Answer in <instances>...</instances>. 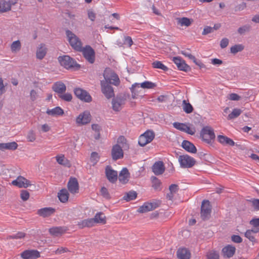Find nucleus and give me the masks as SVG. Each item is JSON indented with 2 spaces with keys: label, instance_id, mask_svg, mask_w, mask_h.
<instances>
[{
  "label": "nucleus",
  "instance_id": "f257e3e1",
  "mask_svg": "<svg viewBox=\"0 0 259 259\" xmlns=\"http://www.w3.org/2000/svg\"><path fill=\"white\" fill-rule=\"evenodd\" d=\"M58 60L60 65L66 69L78 70L80 68V65L68 55L59 56Z\"/></svg>",
  "mask_w": 259,
  "mask_h": 259
},
{
  "label": "nucleus",
  "instance_id": "f03ea898",
  "mask_svg": "<svg viewBox=\"0 0 259 259\" xmlns=\"http://www.w3.org/2000/svg\"><path fill=\"white\" fill-rule=\"evenodd\" d=\"M200 136L203 142L208 144H211L215 138L213 130L209 126H205L201 129Z\"/></svg>",
  "mask_w": 259,
  "mask_h": 259
},
{
  "label": "nucleus",
  "instance_id": "7ed1b4c3",
  "mask_svg": "<svg viewBox=\"0 0 259 259\" xmlns=\"http://www.w3.org/2000/svg\"><path fill=\"white\" fill-rule=\"evenodd\" d=\"M103 76L104 80L102 81H105L109 84H112L116 86L119 84L120 80L118 75L110 68L105 69Z\"/></svg>",
  "mask_w": 259,
  "mask_h": 259
},
{
  "label": "nucleus",
  "instance_id": "20e7f679",
  "mask_svg": "<svg viewBox=\"0 0 259 259\" xmlns=\"http://www.w3.org/2000/svg\"><path fill=\"white\" fill-rule=\"evenodd\" d=\"M141 87L143 89H153L155 87L154 83L149 81H145L141 83H135L133 84L131 88V91L132 93V96L134 98L136 97L138 93L137 89H139Z\"/></svg>",
  "mask_w": 259,
  "mask_h": 259
},
{
  "label": "nucleus",
  "instance_id": "39448f33",
  "mask_svg": "<svg viewBox=\"0 0 259 259\" xmlns=\"http://www.w3.org/2000/svg\"><path fill=\"white\" fill-rule=\"evenodd\" d=\"M68 40L73 49H81V42L79 38L69 30L66 31Z\"/></svg>",
  "mask_w": 259,
  "mask_h": 259
},
{
  "label": "nucleus",
  "instance_id": "423d86ee",
  "mask_svg": "<svg viewBox=\"0 0 259 259\" xmlns=\"http://www.w3.org/2000/svg\"><path fill=\"white\" fill-rule=\"evenodd\" d=\"M155 137V133L152 131L148 130L141 135L138 141V143L141 146H145L150 143Z\"/></svg>",
  "mask_w": 259,
  "mask_h": 259
},
{
  "label": "nucleus",
  "instance_id": "0eeeda50",
  "mask_svg": "<svg viewBox=\"0 0 259 259\" xmlns=\"http://www.w3.org/2000/svg\"><path fill=\"white\" fill-rule=\"evenodd\" d=\"M180 166L182 168L192 167L195 163V160L188 155H180L178 158Z\"/></svg>",
  "mask_w": 259,
  "mask_h": 259
},
{
  "label": "nucleus",
  "instance_id": "6e6552de",
  "mask_svg": "<svg viewBox=\"0 0 259 259\" xmlns=\"http://www.w3.org/2000/svg\"><path fill=\"white\" fill-rule=\"evenodd\" d=\"M211 211V207L208 200L202 201L201 207V217L203 220L208 219Z\"/></svg>",
  "mask_w": 259,
  "mask_h": 259
},
{
  "label": "nucleus",
  "instance_id": "1a4fd4ad",
  "mask_svg": "<svg viewBox=\"0 0 259 259\" xmlns=\"http://www.w3.org/2000/svg\"><path fill=\"white\" fill-rule=\"evenodd\" d=\"M74 93L78 99L85 102L89 103L92 100V98L89 93L81 88L75 89Z\"/></svg>",
  "mask_w": 259,
  "mask_h": 259
},
{
  "label": "nucleus",
  "instance_id": "9d476101",
  "mask_svg": "<svg viewBox=\"0 0 259 259\" xmlns=\"http://www.w3.org/2000/svg\"><path fill=\"white\" fill-rule=\"evenodd\" d=\"M91 120V115L89 111H84L80 113L76 118V123L78 125H85Z\"/></svg>",
  "mask_w": 259,
  "mask_h": 259
},
{
  "label": "nucleus",
  "instance_id": "9b49d317",
  "mask_svg": "<svg viewBox=\"0 0 259 259\" xmlns=\"http://www.w3.org/2000/svg\"><path fill=\"white\" fill-rule=\"evenodd\" d=\"M125 98L121 96H117L112 100V107L114 111H119L125 104Z\"/></svg>",
  "mask_w": 259,
  "mask_h": 259
},
{
  "label": "nucleus",
  "instance_id": "f8f14e48",
  "mask_svg": "<svg viewBox=\"0 0 259 259\" xmlns=\"http://www.w3.org/2000/svg\"><path fill=\"white\" fill-rule=\"evenodd\" d=\"M101 91L105 96L110 99L114 96L113 88L105 81H101Z\"/></svg>",
  "mask_w": 259,
  "mask_h": 259
},
{
  "label": "nucleus",
  "instance_id": "ddd939ff",
  "mask_svg": "<svg viewBox=\"0 0 259 259\" xmlns=\"http://www.w3.org/2000/svg\"><path fill=\"white\" fill-rule=\"evenodd\" d=\"M12 184L19 188H25L31 185L30 181L22 176L18 177L16 180L12 182Z\"/></svg>",
  "mask_w": 259,
  "mask_h": 259
},
{
  "label": "nucleus",
  "instance_id": "4468645a",
  "mask_svg": "<svg viewBox=\"0 0 259 259\" xmlns=\"http://www.w3.org/2000/svg\"><path fill=\"white\" fill-rule=\"evenodd\" d=\"M112 159L116 160L123 157V152L122 147L118 144L114 145L111 151Z\"/></svg>",
  "mask_w": 259,
  "mask_h": 259
},
{
  "label": "nucleus",
  "instance_id": "2eb2a0df",
  "mask_svg": "<svg viewBox=\"0 0 259 259\" xmlns=\"http://www.w3.org/2000/svg\"><path fill=\"white\" fill-rule=\"evenodd\" d=\"M106 176L108 181L112 183H115L117 180V172L113 170L111 166L108 165L105 168Z\"/></svg>",
  "mask_w": 259,
  "mask_h": 259
},
{
  "label": "nucleus",
  "instance_id": "dca6fc26",
  "mask_svg": "<svg viewBox=\"0 0 259 259\" xmlns=\"http://www.w3.org/2000/svg\"><path fill=\"white\" fill-rule=\"evenodd\" d=\"M172 61L180 70L187 71L189 68V66L185 63V61L180 57H172Z\"/></svg>",
  "mask_w": 259,
  "mask_h": 259
},
{
  "label": "nucleus",
  "instance_id": "f3484780",
  "mask_svg": "<svg viewBox=\"0 0 259 259\" xmlns=\"http://www.w3.org/2000/svg\"><path fill=\"white\" fill-rule=\"evenodd\" d=\"M23 259H35L40 256L39 252L36 250H27L21 253Z\"/></svg>",
  "mask_w": 259,
  "mask_h": 259
},
{
  "label": "nucleus",
  "instance_id": "a211bd4d",
  "mask_svg": "<svg viewBox=\"0 0 259 259\" xmlns=\"http://www.w3.org/2000/svg\"><path fill=\"white\" fill-rule=\"evenodd\" d=\"M67 187L68 190L72 194H75L78 192V183L75 178H71L68 182Z\"/></svg>",
  "mask_w": 259,
  "mask_h": 259
},
{
  "label": "nucleus",
  "instance_id": "6ab92c4d",
  "mask_svg": "<svg viewBox=\"0 0 259 259\" xmlns=\"http://www.w3.org/2000/svg\"><path fill=\"white\" fill-rule=\"evenodd\" d=\"M82 52L85 59L90 63L92 64L95 61V53L94 50H77Z\"/></svg>",
  "mask_w": 259,
  "mask_h": 259
},
{
  "label": "nucleus",
  "instance_id": "aec40b11",
  "mask_svg": "<svg viewBox=\"0 0 259 259\" xmlns=\"http://www.w3.org/2000/svg\"><path fill=\"white\" fill-rule=\"evenodd\" d=\"M236 251V248L232 245H227L222 249L223 256L225 257H232Z\"/></svg>",
  "mask_w": 259,
  "mask_h": 259
},
{
  "label": "nucleus",
  "instance_id": "412c9836",
  "mask_svg": "<svg viewBox=\"0 0 259 259\" xmlns=\"http://www.w3.org/2000/svg\"><path fill=\"white\" fill-rule=\"evenodd\" d=\"M55 212V209L51 207H44L37 210V214L43 218L49 217L54 214Z\"/></svg>",
  "mask_w": 259,
  "mask_h": 259
},
{
  "label": "nucleus",
  "instance_id": "4be33fe9",
  "mask_svg": "<svg viewBox=\"0 0 259 259\" xmlns=\"http://www.w3.org/2000/svg\"><path fill=\"white\" fill-rule=\"evenodd\" d=\"M165 170V167L163 162L159 161L156 162L152 166V171L156 175H161Z\"/></svg>",
  "mask_w": 259,
  "mask_h": 259
},
{
  "label": "nucleus",
  "instance_id": "5701e85b",
  "mask_svg": "<svg viewBox=\"0 0 259 259\" xmlns=\"http://www.w3.org/2000/svg\"><path fill=\"white\" fill-rule=\"evenodd\" d=\"M130 178V173L127 168L124 167L122 169L119 174V181L122 184L126 183Z\"/></svg>",
  "mask_w": 259,
  "mask_h": 259
},
{
  "label": "nucleus",
  "instance_id": "b1692460",
  "mask_svg": "<svg viewBox=\"0 0 259 259\" xmlns=\"http://www.w3.org/2000/svg\"><path fill=\"white\" fill-rule=\"evenodd\" d=\"M52 89L54 92L61 95L65 92L66 87L62 81H57L53 84Z\"/></svg>",
  "mask_w": 259,
  "mask_h": 259
},
{
  "label": "nucleus",
  "instance_id": "393cba45",
  "mask_svg": "<svg viewBox=\"0 0 259 259\" xmlns=\"http://www.w3.org/2000/svg\"><path fill=\"white\" fill-rule=\"evenodd\" d=\"M182 146L185 150L189 152L195 153L197 152V149L194 145L188 141H183L182 143Z\"/></svg>",
  "mask_w": 259,
  "mask_h": 259
},
{
  "label": "nucleus",
  "instance_id": "a878e982",
  "mask_svg": "<svg viewBox=\"0 0 259 259\" xmlns=\"http://www.w3.org/2000/svg\"><path fill=\"white\" fill-rule=\"evenodd\" d=\"M155 208L156 204L155 203L145 202L139 208L138 211L142 213L146 212L151 211Z\"/></svg>",
  "mask_w": 259,
  "mask_h": 259
},
{
  "label": "nucleus",
  "instance_id": "bb28decb",
  "mask_svg": "<svg viewBox=\"0 0 259 259\" xmlns=\"http://www.w3.org/2000/svg\"><path fill=\"white\" fill-rule=\"evenodd\" d=\"M218 141L223 145H229L232 146L235 145V142L231 139L224 135H219L218 136Z\"/></svg>",
  "mask_w": 259,
  "mask_h": 259
},
{
  "label": "nucleus",
  "instance_id": "cd10ccee",
  "mask_svg": "<svg viewBox=\"0 0 259 259\" xmlns=\"http://www.w3.org/2000/svg\"><path fill=\"white\" fill-rule=\"evenodd\" d=\"M46 113L47 114L52 116H60L64 114V111L60 107L58 106L51 109H48Z\"/></svg>",
  "mask_w": 259,
  "mask_h": 259
},
{
  "label": "nucleus",
  "instance_id": "c85d7f7f",
  "mask_svg": "<svg viewBox=\"0 0 259 259\" xmlns=\"http://www.w3.org/2000/svg\"><path fill=\"white\" fill-rule=\"evenodd\" d=\"M177 256L179 259H189L190 253L186 248H180L177 251Z\"/></svg>",
  "mask_w": 259,
  "mask_h": 259
},
{
  "label": "nucleus",
  "instance_id": "c756f323",
  "mask_svg": "<svg viewBox=\"0 0 259 259\" xmlns=\"http://www.w3.org/2000/svg\"><path fill=\"white\" fill-rule=\"evenodd\" d=\"M18 147V144L15 142H10L7 143H0V150L4 151L5 150H15Z\"/></svg>",
  "mask_w": 259,
  "mask_h": 259
},
{
  "label": "nucleus",
  "instance_id": "7c9ffc66",
  "mask_svg": "<svg viewBox=\"0 0 259 259\" xmlns=\"http://www.w3.org/2000/svg\"><path fill=\"white\" fill-rule=\"evenodd\" d=\"M65 231V229L61 227H52L49 229L50 233L52 235L56 237L61 236Z\"/></svg>",
  "mask_w": 259,
  "mask_h": 259
},
{
  "label": "nucleus",
  "instance_id": "2f4dec72",
  "mask_svg": "<svg viewBox=\"0 0 259 259\" xmlns=\"http://www.w3.org/2000/svg\"><path fill=\"white\" fill-rule=\"evenodd\" d=\"M69 197V194L68 191L65 189H62L58 193V198L61 202H66L68 201Z\"/></svg>",
  "mask_w": 259,
  "mask_h": 259
},
{
  "label": "nucleus",
  "instance_id": "473e14b6",
  "mask_svg": "<svg viewBox=\"0 0 259 259\" xmlns=\"http://www.w3.org/2000/svg\"><path fill=\"white\" fill-rule=\"evenodd\" d=\"M10 10V5L7 3V1H0V13L6 12Z\"/></svg>",
  "mask_w": 259,
  "mask_h": 259
},
{
  "label": "nucleus",
  "instance_id": "72a5a7b5",
  "mask_svg": "<svg viewBox=\"0 0 259 259\" xmlns=\"http://www.w3.org/2000/svg\"><path fill=\"white\" fill-rule=\"evenodd\" d=\"M94 218L96 223L105 224L106 223L105 216L102 212L96 213Z\"/></svg>",
  "mask_w": 259,
  "mask_h": 259
},
{
  "label": "nucleus",
  "instance_id": "f704fd0d",
  "mask_svg": "<svg viewBox=\"0 0 259 259\" xmlns=\"http://www.w3.org/2000/svg\"><path fill=\"white\" fill-rule=\"evenodd\" d=\"M137 194L136 191H131L125 194L123 199L126 201L134 200L136 198Z\"/></svg>",
  "mask_w": 259,
  "mask_h": 259
},
{
  "label": "nucleus",
  "instance_id": "c9c22d12",
  "mask_svg": "<svg viewBox=\"0 0 259 259\" xmlns=\"http://www.w3.org/2000/svg\"><path fill=\"white\" fill-rule=\"evenodd\" d=\"M178 23L181 26H189L191 25L192 21L186 17L179 18L177 19Z\"/></svg>",
  "mask_w": 259,
  "mask_h": 259
},
{
  "label": "nucleus",
  "instance_id": "e433bc0d",
  "mask_svg": "<svg viewBox=\"0 0 259 259\" xmlns=\"http://www.w3.org/2000/svg\"><path fill=\"white\" fill-rule=\"evenodd\" d=\"M242 111L238 108H235L233 110L232 112L229 114L228 116V119H234L237 117H238L241 113H242Z\"/></svg>",
  "mask_w": 259,
  "mask_h": 259
},
{
  "label": "nucleus",
  "instance_id": "4c0bfd02",
  "mask_svg": "<svg viewBox=\"0 0 259 259\" xmlns=\"http://www.w3.org/2000/svg\"><path fill=\"white\" fill-rule=\"evenodd\" d=\"M183 109L186 113L189 114L192 112L193 108L189 103L184 100L183 101Z\"/></svg>",
  "mask_w": 259,
  "mask_h": 259
},
{
  "label": "nucleus",
  "instance_id": "58836bf2",
  "mask_svg": "<svg viewBox=\"0 0 259 259\" xmlns=\"http://www.w3.org/2000/svg\"><path fill=\"white\" fill-rule=\"evenodd\" d=\"M259 230L258 229L256 230H248L246 231L245 233V236L250 241L253 242L255 241V238L253 236V233H257Z\"/></svg>",
  "mask_w": 259,
  "mask_h": 259
},
{
  "label": "nucleus",
  "instance_id": "ea45409f",
  "mask_svg": "<svg viewBox=\"0 0 259 259\" xmlns=\"http://www.w3.org/2000/svg\"><path fill=\"white\" fill-rule=\"evenodd\" d=\"M152 66L155 68L160 69L164 71L167 69V67L163 64L160 61H155L153 62Z\"/></svg>",
  "mask_w": 259,
  "mask_h": 259
},
{
  "label": "nucleus",
  "instance_id": "a19ab883",
  "mask_svg": "<svg viewBox=\"0 0 259 259\" xmlns=\"http://www.w3.org/2000/svg\"><path fill=\"white\" fill-rule=\"evenodd\" d=\"M100 156L97 152H93L91 153V161L93 165H95L99 160Z\"/></svg>",
  "mask_w": 259,
  "mask_h": 259
},
{
  "label": "nucleus",
  "instance_id": "79ce46f5",
  "mask_svg": "<svg viewBox=\"0 0 259 259\" xmlns=\"http://www.w3.org/2000/svg\"><path fill=\"white\" fill-rule=\"evenodd\" d=\"M26 138L27 141L29 142H34L36 139V135L35 132L32 130L29 131L28 132Z\"/></svg>",
  "mask_w": 259,
  "mask_h": 259
},
{
  "label": "nucleus",
  "instance_id": "37998d69",
  "mask_svg": "<svg viewBox=\"0 0 259 259\" xmlns=\"http://www.w3.org/2000/svg\"><path fill=\"white\" fill-rule=\"evenodd\" d=\"M57 162L61 165H66L67 160L65 158L64 155H58L56 157Z\"/></svg>",
  "mask_w": 259,
  "mask_h": 259
},
{
  "label": "nucleus",
  "instance_id": "c03bdc74",
  "mask_svg": "<svg viewBox=\"0 0 259 259\" xmlns=\"http://www.w3.org/2000/svg\"><path fill=\"white\" fill-rule=\"evenodd\" d=\"M151 181L152 183V187L155 189H158V188H159L161 183L160 181L158 179V178H157L155 177H152Z\"/></svg>",
  "mask_w": 259,
  "mask_h": 259
},
{
  "label": "nucleus",
  "instance_id": "a18cd8bd",
  "mask_svg": "<svg viewBox=\"0 0 259 259\" xmlns=\"http://www.w3.org/2000/svg\"><path fill=\"white\" fill-rule=\"evenodd\" d=\"M186 123H180L178 122H175L172 123L173 126L180 131L184 132L185 131V127Z\"/></svg>",
  "mask_w": 259,
  "mask_h": 259
},
{
  "label": "nucleus",
  "instance_id": "49530a36",
  "mask_svg": "<svg viewBox=\"0 0 259 259\" xmlns=\"http://www.w3.org/2000/svg\"><path fill=\"white\" fill-rule=\"evenodd\" d=\"M59 97L64 101L70 102L72 99V96L71 94L67 93L64 94H61L59 95Z\"/></svg>",
  "mask_w": 259,
  "mask_h": 259
},
{
  "label": "nucleus",
  "instance_id": "de8ad7c7",
  "mask_svg": "<svg viewBox=\"0 0 259 259\" xmlns=\"http://www.w3.org/2000/svg\"><path fill=\"white\" fill-rule=\"evenodd\" d=\"M250 29V26L249 25H244L240 27L238 29V32L240 34H243L246 32H248Z\"/></svg>",
  "mask_w": 259,
  "mask_h": 259
},
{
  "label": "nucleus",
  "instance_id": "09e8293b",
  "mask_svg": "<svg viewBox=\"0 0 259 259\" xmlns=\"http://www.w3.org/2000/svg\"><path fill=\"white\" fill-rule=\"evenodd\" d=\"M183 132H185L187 134H188L191 135H193L195 134L196 132V130L194 127H190L186 124L185 127V131Z\"/></svg>",
  "mask_w": 259,
  "mask_h": 259
},
{
  "label": "nucleus",
  "instance_id": "8fccbe9b",
  "mask_svg": "<svg viewBox=\"0 0 259 259\" xmlns=\"http://www.w3.org/2000/svg\"><path fill=\"white\" fill-rule=\"evenodd\" d=\"M47 52L46 50H37L36 55V57L38 59H42L46 56Z\"/></svg>",
  "mask_w": 259,
  "mask_h": 259
},
{
  "label": "nucleus",
  "instance_id": "3c124183",
  "mask_svg": "<svg viewBox=\"0 0 259 259\" xmlns=\"http://www.w3.org/2000/svg\"><path fill=\"white\" fill-rule=\"evenodd\" d=\"M69 250L66 247H60L54 251L55 254H61L63 253L68 252Z\"/></svg>",
  "mask_w": 259,
  "mask_h": 259
},
{
  "label": "nucleus",
  "instance_id": "603ef678",
  "mask_svg": "<svg viewBox=\"0 0 259 259\" xmlns=\"http://www.w3.org/2000/svg\"><path fill=\"white\" fill-rule=\"evenodd\" d=\"M181 53L185 56L188 57L189 59L193 60V62L196 61V58L191 53L188 52L186 50L182 51Z\"/></svg>",
  "mask_w": 259,
  "mask_h": 259
},
{
  "label": "nucleus",
  "instance_id": "864d4df0",
  "mask_svg": "<svg viewBox=\"0 0 259 259\" xmlns=\"http://www.w3.org/2000/svg\"><path fill=\"white\" fill-rule=\"evenodd\" d=\"M29 193L26 190H22L21 192V198L24 201H26L29 199Z\"/></svg>",
  "mask_w": 259,
  "mask_h": 259
},
{
  "label": "nucleus",
  "instance_id": "5fc2aeb1",
  "mask_svg": "<svg viewBox=\"0 0 259 259\" xmlns=\"http://www.w3.org/2000/svg\"><path fill=\"white\" fill-rule=\"evenodd\" d=\"M207 259H219V255L216 251H211L207 255Z\"/></svg>",
  "mask_w": 259,
  "mask_h": 259
},
{
  "label": "nucleus",
  "instance_id": "6e6d98bb",
  "mask_svg": "<svg viewBox=\"0 0 259 259\" xmlns=\"http://www.w3.org/2000/svg\"><path fill=\"white\" fill-rule=\"evenodd\" d=\"M133 42L131 37L130 36H125L124 37V44L126 45L127 47H131L132 45Z\"/></svg>",
  "mask_w": 259,
  "mask_h": 259
},
{
  "label": "nucleus",
  "instance_id": "4d7b16f0",
  "mask_svg": "<svg viewBox=\"0 0 259 259\" xmlns=\"http://www.w3.org/2000/svg\"><path fill=\"white\" fill-rule=\"evenodd\" d=\"M101 193L102 195L106 198H109V194L108 191V190L105 187H103L101 189Z\"/></svg>",
  "mask_w": 259,
  "mask_h": 259
},
{
  "label": "nucleus",
  "instance_id": "13d9d810",
  "mask_svg": "<svg viewBox=\"0 0 259 259\" xmlns=\"http://www.w3.org/2000/svg\"><path fill=\"white\" fill-rule=\"evenodd\" d=\"M231 239L233 242L237 243H241L242 241V238L239 235H233L232 236Z\"/></svg>",
  "mask_w": 259,
  "mask_h": 259
},
{
  "label": "nucleus",
  "instance_id": "bf43d9fd",
  "mask_svg": "<svg viewBox=\"0 0 259 259\" xmlns=\"http://www.w3.org/2000/svg\"><path fill=\"white\" fill-rule=\"evenodd\" d=\"M25 236V234L23 232H18L16 234L10 236V238L12 239H20Z\"/></svg>",
  "mask_w": 259,
  "mask_h": 259
},
{
  "label": "nucleus",
  "instance_id": "052dcab7",
  "mask_svg": "<svg viewBox=\"0 0 259 259\" xmlns=\"http://www.w3.org/2000/svg\"><path fill=\"white\" fill-rule=\"evenodd\" d=\"M229 44V39L227 38H223L220 42V46L222 49L227 47Z\"/></svg>",
  "mask_w": 259,
  "mask_h": 259
},
{
  "label": "nucleus",
  "instance_id": "680f3d73",
  "mask_svg": "<svg viewBox=\"0 0 259 259\" xmlns=\"http://www.w3.org/2000/svg\"><path fill=\"white\" fill-rule=\"evenodd\" d=\"M250 224L255 228L259 227V218L253 219L250 221Z\"/></svg>",
  "mask_w": 259,
  "mask_h": 259
},
{
  "label": "nucleus",
  "instance_id": "e2e57ef3",
  "mask_svg": "<svg viewBox=\"0 0 259 259\" xmlns=\"http://www.w3.org/2000/svg\"><path fill=\"white\" fill-rule=\"evenodd\" d=\"M21 47L20 40H18L14 41L11 46V49H20Z\"/></svg>",
  "mask_w": 259,
  "mask_h": 259
},
{
  "label": "nucleus",
  "instance_id": "0e129e2a",
  "mask_svg": "<svg viewBox=\"0 0 259 259\" xmlns=\"http://www.w3.org/2000/svg\"><path fill=\"white\" fill-rule=\"evenodd\" d=\"M252 205L255 210H259V199H253L251 201Z\"/></svg>",
  "mask_w": 259,
  "mask_h": 259
},
{
  "label": "nucleus",
  "instance_id": "69168bd1",
  "mask_svg": "<svg viewBox=\"0 0 259 259\" xmlns=\"http://www.w3.org/2000/svg\"><path fill=\"white\" fill-rule=\"evenodd\" d=\"M229 99L232 101H238L240 99V97L235 93H232L229 95Z\"/></svg>",
  "mask_w": 259,
  "mask_h": 259
},
{
  "label": "nucleus",
  "instance_id": "338daca9",
  "mask_svg": "<svg viewBox=\"0 0 259 259\" xmlns=\"http://www.w3.org/2000/svg\"><path fill=\"white\" fill-rule=\"evenodd\" d=\"M213 31V28H212L210 26H206L204 28L203 31L202 32V34L206 35L208 33L212 32Z\"/></svg>",
  "mask_w": 259,
  "mask_h": 259
},
{
  "label": "nucleus",
  "instance_id": "774afa93",
  "mask_svg": "<svg viewBox=\"0 0 259 259\" xmlns=\"http://www.w3.org/2000/svg\"><path fill=\"white\" fill-rule=\"evenodd\" d=\"M169 190L170 192L175 194L178 190V186L176 184H172L169 186Z\"/></svg>",
  "mask_w": 259,
  "mask_h": 259
}]
</instances>
